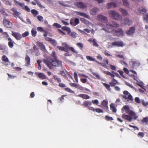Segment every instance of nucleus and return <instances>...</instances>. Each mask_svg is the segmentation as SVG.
<instances>
[{
	"label": "nucleus",
	"instance_id": "30",
	"mask_svg": "<svg viewBox=\"0 0 148 148\" xmlns=\"http://www.w3.org/2000/svg\"><path fill=\"white\" fill-rule=\"evenodd\" d=\"M91 102L89 101H84L82 105L85 107H87L88 106H90L91 105Z\"/></svg>",
	"mask_w": 148,
	"mask_h": 148
},
{
	"label": "nucleus",
	"instance_id": "55",
	"mask_svg": "<svg viewBox=\"0 0 148 148\" xmlns=\"http://www.w3.org/2000/svg\"><path fill=\"white\" fill-rule=\"evenodd\" d=\"M74 79L76 82H78V80L77 78V73L76 72H75L74 73Z\"/></svg>",
	"mask_w": 148,
	"mask_h": 148
},
{
	"label": "nucleus",
	"instance_id": "6",
	"mask_svg": "<svg viewBox=\"0 0 148 148\" xmlns=\"http://www.w3.org/2000/svg\"><path fill=\"white\" fill-rule=\"evenodd\" d=\"M3 23L4 26L7 28H11L12 27V23L7 19L5 16L4 17Z\"/></svg>",
	"mask_w": 148,
	"mask_h": 148
},
{
	"label": "nucleus",
	"instance_id": "62",
	"mask_svg": "<svg viewBox=\"0 0 148 148\" xmlns=\"http://www.w3.org/2000/svg\"><path fill=\"white\" fill-rule=\"evenodd\" d=\"M142 105L145 106H146L148 105V101L146 102L144 100H142Z\"/></svg>",
	"mask_w": 148,
	"mask_h": 148
},
{
	"label": "nucleus",
	"instance_id": "29",
	"mask_svg": "<svg viewBox=\"0 0 148 148\" xmlns=\"http://www.w3.org/2000/svg\"><path fill=\"white\" fill-rule=\"evenodd\" d=\"M78 97L82 98L84 99H87L90 98L89 96L87 95L84 94H80L77 95Z\"/></svg>",
	"mask_w": 148,
	"mask_h": 148
},
{
	"label": "nucleus",
	"instance_id": "19",
	"mask_svg": "<svg viewBox=\"0 0 148 148\" xmlns=\"http://www.w3.org/2000/svg\"><path fill=\"white\" fill-rule=\"evenodd\" d=\"M135 30L134 27H131L130 28L129 30L126 31L125 33L128 35H132L135 33Z\"/></svg>",
	"mask_w": 148,
	"mask_h": 148
},
{
	"label": "nucleus",
	"instance_id": "45",
	"mask_svg": "<svg viewBox=\"0 0 148 148\" xmlns=\"http://www.w3.org/2000/svg\"><path fill=\"white\" fill-rule=\"evenodd\" d=\"M80 20L82 22L85 24H88L89 23V21L84 18H81Z\"/></svg>",
	"mask_w": 148,
	"mask_h": 148
},
{
	"label": "nucleus",
	"instance_id": "63",
	"mask_svg": "<svg viewBox=\"0 0 148 148\" xmlns=\"http://www.w3.org/2000/svg\"><path fill=\"white\" fill-rule=\"evenodd\" d=\"M37 30L38 31L42 32L44 31L43 29L41 27H38L37 28Z\"/></svg>",
	"mask_w": 148,
	"mask_h": 148
},
{
	"label": "nucleus",
	"instance_id": "35",
	"mask_svg": "<svg viewBox=\"0 0 148 148\" xmlns=\"http://www.w3.org/2000/svg\"><path fill=\"white\" fill-rule=\"evenodd\" d=\"M110 109L113 112H116V110L114 106V105L112 103H111L110 105Z\"/></svg>",
	"mask_w": 148,
	"mask_h": 148
},
{
	"label": "nucleus",
	"instance_id": "34",
	"mask_svg": "<svg viewBox=\"0 0 148 148\" xmlns=\"http://www.w3.org/2000/svg\"><path fill=\"white\" fill-rule=\"evenodd\" d=\"M103 73H104L106 74L107 75H110L112 77H115V75L113 74L109 71H103Z\"/></svg>",
	"mask_w": 148,
	"mask_h": 148
},
{
	"label": "nucleus",
	"instance_id": "32",
	"mask_svg": "<svg viewBox=\"0 0 148 148\" xmlns=\"http://www.w3.org/2000/svg\"><path fill=\"white\" fill-rule=\"evenodd\" d=\"M14 1L15 5L17 6L19 5L21 7H23L24 6L25 4L24 3H20L16 0H14Z\"/></svg>",
	"mask_w": 148,
	"mask_h": 148
},
{
	"label": "nucleus",
	"instance_id": "7",
	"mask_svg": "<svg viewBox=\"0 0 148 148\" xmlns=\"http://www.w3.org/2000/svg\"><path fill=\"white\" fill-rule=\"evenodd\" d=\"M106 26L108 29H112L113 28H117L119 26V25L114 21L108 23L106 24Z\"/></svg>",
	"mask_w": 148,
	"mask_h": 148
},
{
	"label": "nucleus",
	"instance_id": "54",
	"mask_svg": "<svg viewBox=\"0 0 148 148\" xmlns=\"http://www.w3.org/2000/svg\"><path fill=\"white\" fill-rule=\"evenodd\" d=\"M92 42L93 43L92 44L93 46L96 47H98L99 46V45L96 42V40L95 39H93V40Z\"/></svg>",
	"mask_w": 148,
	"mask_h": 148
},
{
	"label": "nucleus",
	"instance_id": "58",
	"mask_svg": "<svg viewBox=\"0 0 148 148\" xmlns=\"http://www.w3.org/2000/svg\"><path fill=\"white\" fill-rule=\"evenodd\" d=\"M92 74L94 76L96 77L97 79H100V77L99 76L97 73L95 72H93L92 73Z\"/></svg>",
	"mask_w": 148,
	"mask_h": 148
},
{
	"label": "nucleus",
	"instance_id": "57",
	"mask_svg": "<svg viewBox=\"0 0 148 148\" xmlns=\"http://www.w3.org/2000/svg\"><path fill=\"white\" fill-rule=\"evenodd\" d=\"M135 102L139 103L141 102V101L139 97H136L135 98Z\"/></svg>",
	"mask_w": 148,
	"mask_h": 148
},
{
	"label": "nucleus",
	"instance_id": "40",
	"mask_svg": "<svg viewBox=\"0 0 148 148\" xmlns=\"http://www.w3.org/2000/svg\"><path fill=\"white\" fill-rule=\"evenodd\" d=\"M77 46L82 50H83L84 45L81 43H77L76 44Z\"/></svg>",
	"mask_w": 148,
	"mask_h": 148
},
{
	"label": "nucleus",
	"instance_id": "33",
	"mask_svg": "<svg viewBox=\"0 0 148 148\" xmlns=\"http://www.w3.org/2000/svg\"><path fill=\"white\" fill-rule=\"evenodd\" d=\"M119 10L122 13L123 16H125L128 15V13L123 8H120Z\"/></svg>",
	"mask_w": 148,
	"mask_h": 148
},
{
	"label": "nucleus",
	"instance_id": "48",
	"mask_svg": "<svg viewBox=\"0 0 148 148\" xmlns=\"http://www.w3.org/2000/svg\"><path fill=\"white\" fill-rule=\"evenodd\" d=\"M23 9L25 10L26 11L29 12L30 11V10L29 8L26 5H25L23 7H22Z\"/></svg>",
	"mask_w": 148,
	"mask_h": 148
},
{
	"label": "nucleus",
	"instance_id": "47",
	"mask_svg": "<svg viewBox=\"0 0 148 148\" xmlns=\"http://www.w3.org/2000/svg\"><path fill=\"white\" fill-rule=\"evenodd\" d=\"M103 85L108 90H110L111 89L110 88V85L106 83H103Z\"/></svg>",
	"mask_w": 148,
	"mask_h": 148
},
{
	"label": "nucleus",
	"instance_id": "38",
	"mask_svg": "<svg viewBox=\"0 0 148 148\" xmlns=\"http://www.w3.org/2000/svg\"><path fill=\"white\" fill-rule=\"evenodd\" d=\"M141 122L143 123H145V124H148V117H145L141 121Z\"/></svg>",
	"mask_w": 148,
	"mask_h": 148
},
{
	"label": "nucleus",
	"instance_id": "36",
	"mask_svg": "<svg viewBox=\"0 0 148 148\" xmlns=\"http://www.w3.org/2000/svg\"><path fill=\"white\" fill-rule=\"evenodd\" d=\"M53 77L55 81H57L58 83H60L61 82V79L59 77H58L56 75H54Z\"/></svg>",
	"mask_w": 148,
	"mask_h": 148
},
{
	"label": "nucleus",
	"instance_id": "56",
	"mask_svg": "<svg viewBox=\"0 0 148 148\" xmlns=\"http://www.w3.org/2000/svg\"><path fill=\"white\" fill-rule=\"evenodd\" d=\"M37 19L40 21L42 22L43 21V18L41 16L39 15L37 17Z\"/></svg>",
	"mask_w": 148,
	"mask_h": 148
},
{
	"label": "nucleus",
	"instance_id": "64",
	"mask_svg": "<svg viewBox=\"0 0 148 148\" xmlns=\"http://www.w3.org/2000/svg\"><path fill=\"white\" fill-rule=\"evenodd\" d=\"M110 68L112 70H114V71H116L117 70V69H116V67L114 66L113 65L111 64H110Z\"/></svg>",
	"mask_w": 148,
	"mask_h": 148
},
{
	"label": "nucleus",
	"instance_id": "15",
	"mask_svg": "<svg viewBox=\"0 0 148 148\" xmlns=\"http://www.w3.org/2000/svg\"><path fill=\"white\" fill-rule=\"evenodd\" d=\"M11 10L13 12L12 14L14 17L16 18L18 17L20 18L19 16L21 13L17 11L16 9L13 8L11 9Z\"/></svg>",
	"mask_w": 148,
	"mask_h": 148
},
{
	"label": "nucleus",
	"instance_id": "28",
	"mask_svg": "<svg viewBox=\"0 0 148 148\" xmlns=\"http://www.w3.org/2000/svg\"><path fill=\"white\" fill-rule=\"evenodd\" d=\"M129 114L130 115V116H131L133 117L134 119L136 120L138 118L137 116L136 115L135 113L132 111H129Z\"/></svg>",
	"mask_w": 148,
	"mask_h": 148
},
{
	"label": "nucleus",
	"instance_id": "51",
	"mask_svg": "<svg viewBox=\"0 0 148 148\" xmlns=\"http://www.w3.org/2000/svg\"><path fill=\"white\" fill-rule=\"evenodd\" d=\"M105 119L106 120L108 121H112L113 120V118L110 116H105Z\"/></svg>",
	"mask_w": 148,
	"mask_h": 148
},
{
	"label": "nucleus",
	"instance_id": "18",
	"mask_svg": "<svg viewBox=\"0 0 148 148\" xmlns=\"http://www.w3.org/2000/svg\"><path fill=\"white\" fill-rule=\"evenodd\" d=\"M123 24L124 25H130L132 23V20H130L128 18L126 17L123 19Z\"/></svg>",
	"mask_w": 148,
	"mask_h": 148
},
{
	"label": "nucleus",
	"instance_id": "13",
	"mask_svg": "<svg viewBox=\"0 0 148 148\" xmlns=\"http://www.w3.org/2000/svg\"><path fill=\"white\" fill-rule=\"evenodd\" d=\"M36 45L40 48V49L43 52L45 53L47 52V50L45 49V45L43 44L42 42H37L36 43Z\"/></svg>",
	"mask_w": 148,
	"mask_h": 148
},
{
	"label": "nucleus",
	"instance_id": "14",
	"mask_svg": "<svg viewBox=\"0 0 148 148\" xmlns=\"http://www.w3.org/2000/svg\"><path fill=\"white\" fill-rule=\"evenodd\" d=\"M79 23V21L78 18H72L70 20V24L73 26H75Z\"/></svg>",
	"mask_w": 148,
	"mask_h": 148
},
{
	"label": "nucleus",
	"instance_id": "41",
	"mask_svg": "<svg viewBox=\"0 0 148 148\" xmlns=\"http://www.w3.org/2000/svg\"><path fill=\"white\" fill-rule=\"evenodd\" d=\"M62 29L64 31H66L67 33L68 32H69L71 29L69 27L66 26H63L62 27Z\"/></svg>",
	"mask_w": 148,
	"mask_h": 148
},
{
	"label": "nucleus",
	"instance_id": "16",
	"mask_svg": "<svg viewBox=\"0 0 148 148\" xmlns=\"http://www.w3.org/2000/svg\"><path fill=\"white\" fill-rule=\"evenodd\" d=\"M115 33L116 35L118 36H123L124 34V32L121 28H119L115 30Z\"/></svg>",
	"mask_w": 148,
	"mask_h": 148
},
{
	"label": "nucleus",
	"instance_id": "60",
	"mask_svg": "<svg viewBox=\"0 0 148 148\" xmlns=\"http://www.w3.org/2000/svg\"><path fill=\"white\" fill-rule=\"evenodd\" d=\"M53 25L56 27L57 28H60L61 27V26L57 23H54L53 24Z\"/></svg>",
	"mask_w": 148,
	"mask_h": 148
},
{
	"label": "nucleus",
	"instance_id": "10",
	"mask_svg": "<svg viewBox=\"0 0 148 148\" xmlns=\"http://www.w3.org/2000/svg\"><path fill=\"white\" fill-rule=\"evenodd\" d=\"M1 60L3 62V64L5 66H8L10 65V62L6 56L4 55L2 56L1 57Z\"/></svg>",
	"mask_w": 148,
	"mask_h": 148
},
{
	"label": "nucleus",
	"instance_id": "23",
	"mask_svg": "<svg viewBox=\"0 0 148 148\" xmlns=\"http://www.w3.org/2000/svg\"><path fill=\"white\" fill-rule=\"evenodd\" d=\"M25 60L26 62V65L27 66H29L30 65V58L28 55H26L25 58Z\"/></svg>",
	"mask_w": 148,
	"mask_h": 148
},
{
	"label": "nucleus",
	"instance_id": "43",
	"mask_svg": "<svg viewBox=\"0 0 148 148\" xmlns=\"http://www.w3.org/2000/svg\"><path fill=\"white\" fill-rule=\"evenodd\" d=\"M36 2L37 5L41 8H45V7L42 5L40 2L38 0H34Z\"/></svg>",
	"mask_w": 148,
	"mask_h": 148
},
{
	"label": "nucleus",
	"instance_id": "3",
	"mask_svg": "<svg viewBox=\"0 0 148 148\" xmlns=\"http://www.w3.org/2000/svg\"><path fill=\"white\" fill-rule=\"evenodd\" d=\"M123 95H122L123 101L126 103H132L134 101L132 96L127 91L125 90L123 92Z\"/></svg>",
	"mask_w": 148,
	"mask_h": 148
},
{
	"label": "nucleus",
	"instance_id": "59",
	"mask_svg": "<svg viewBox=\"0 0 148 148\" xmlns=\"http://www.w3.org/2000/svg\"><path fill=\"white\" fill-rule=\"evenodd\" d=\"M95 111L98 113H103V110L100 108L95 109Z\"/></svg>",
	"mask_w": 148,
	"mask_h": 148
},
{
	"label": "nucleus",
	"instance_id": "52",
	"mask_svg": "<svg viewBox=\"0 0 148 148\" xmlns=\"http://www.w3.org/2000/svg\"><path fill=\"white\" fill-rule=\"evenodd\" d=\"M140 12L143 14H144L147 12V10L144 8H143L139 10Z\"/></svg>",
	"mask_w": 148,
	"mask_h": 148
},
{
	"label": "nucleus",
	"instance_id": "61",
	"mask_svg": "<svg viewBox=\"0 0 148 148\" xmlns=\"http://www.w3.org/2000/svg\"><path fill=\"white\" fill-rule=\"evenodd\" d=\"M29 35V32H25L24 33L22 34V37H25L27 36H28Z\"/></svg>",
	"mask_w": 148,
	"mask_h": 148
},
{
	"label": "nucleus",
	"instance_id": "27",
	"mask_svg": "<svg viewBox=\"0 0 148 148\" xmlns=\"http://www.w3.org/2000/svg\"><path fill=\"white\" fill-rule=\"evenodd\" d=\"M76 14L78 15H79V16H83L86 18H89V16H88L84 13H82L77 12H76Z\"/></svg>",
	"mask_w": 148,
	"mask_h": 148
},
{
	"label": "nucleus",
	"instance_id": "11",
	"mask_svg": "<svg viewBox=\"0 0 148 148\" xmlns=\"http://www.w3.org/2000/svg\"><path fill=\"white\" fill-rule=\"evenodd\" d=\"M111 45L113 46L121 47H123L125 45L123 42L122 41H117L113 42L112 43Z\"/></svg>",
	"mask_w": 148,
	"mask_h": 148
},
{
	"label": "nucleus",
	"instance_id": "4",
	"mask_svg": "<svg viewBox=\"0 0 148 148\" xmlns=\"http://www.w3.org/2000/svg\"><path fill=\"white\" fill-rule=\"evenodd\" d=\"M86 58L87 60L90 61H95L97 63L101 65L102 67L104 68L108 69V65L109 64V61L107 59H104L103 60V62L104 63L100 62L97 61L95 60L94 59L92 58L91 57L89 56H86Z\"/></svg>",
	"mask_w": 148,
	"mask_h": 148
},
{
	"label": "nucleus",
	"instance_id": "26",
	"mask_svg": "<svg viewBox=\"0 0 148 148\" xmlns=\"http://www.w3.org/2000/svg\"><path fill=\"white\" fill-rule=\"evenodd\" d=\"M68 34L70 37L73 38H75L77 36V34L75 32H71V30L69 32H68Z\"/></svg>",
	"mask_w": 148,
	"mask_h": 148
},
{
	"label": "nucleus",
	"instance_id": "9",
	"mask_svg": "<svg viewBox=\"0 0 148 148\" xmlns=\"http://www.w3.org/2000/svg\"><path fill=\"white\" fill-rule=\"evenodd\" d=\"M97 18L98 21L104 23H107L108 21L107 18L101 14L98 15Z\"/></svg>",
	"mask_w": 148,
	"mask_h": 148
},
{
	"label": "nucleus",
	"instance_id": "21",
	"mask_svg": "<svg viewBox=\"0 0 148 148\" xmlns=\"http://www.w3.org/2000/svg\"><path fill=\"white\" fill-rule=\"evenodd\" d=\"M108 101L105 100L103 101L101 103V105L103 108L106 110L108 109Z\"/></svg>",
	"mask_w": 148,
	"mask_h": 148
},
{
	"label": "nucleus",
	"instance_id": "37",
	"mask_svg": "<svg viewBox=\"0 0 148 148\" xmlns=\"http://www.w3.org/2000/svg\"><path fill=\"white\" fill-rule=\"evenodd\" d=\"M38 76L40 78L42 79H45L46 78L45 75L42 73H38Z\"/></svg>",
	"mask_w": 148,
	"mask_h": 148
},
{
	"label": "nucleus",
	"instance_id": "5",
	"mask_svg": "<svg viewBox=\"0 0 148 148\" xmlns=\"http://www.w3.org/2000/svg\"><path fill=\"white\" fill-rule=\"evenodd\" d=\"M108 14L110 17L114 19L119 20L121 18V16L115 11H110L109 12Z\"/></svg>",
	"mask_w": 148,
	"mask_h": 148
},
{
	"label": "nucleus",
	"instance_id": "46",
	"mask_svg": "<svg viewBox=\"0 0 148 148\" xmlns=\"http://www.w3.org/2000/svg\"><path fill=\"white\" fill-rule=\"evenodd\" d=\"M123 5L126 6H129V3L127 0H122Z\"/></svg>",
	"mask_w": 148,
	"mask_h": 148
},
{
	"label": "nucleus",
	"instance_id": "2",
	"mask_svg": "<svg viewBox=\"0 0 148 148\" xmlns=\"http://www.w3.org/2000/svg\"><path fill=\"white\" fill-rule=\"evenodd\" d=\"M62 45L63 47L57 46V48L60 51H64L67 52L69 51V49L73 53H75L76 54H77V52L75 51L73 47H70L66 43H63Z\"/></svg>",
	"mask_w": 148,
	"mask_h": 148
},
{
	"label": "nucleus",
	"instance_id": "17",
	"mask_svg": "<svg viewBox=\"0 0 148 148\" xmlns=\"http://www.w3.org/2000/svg\"><path fill=\"white\" fill-rule=\"evenodd\" d=\"M130 64L132 65L133 67H137L139 66L140 65V63L138 61L136 60H132Z\"/></svg>",
	"mask_w": 148,
	"mask_h": 148
},
{
	"label": "nucleus",
	"instance_id": "20",
	"mask_svg": "<svg viewBox=\"0 0 148 148\" xmlns=\"http://www.w3.org/2000/svg\"><path fill=\"white\" fill-rule=\"evenodd\" d=\"M129 111L130 108L128 106H125L122 108V112L123 113H128Z\"/></svg>",
	"mask_w": 148,
	"mask_h": 148
},
{
	"label": "nucleus",
	"instance_id": "1",
	"mask_svg": "<svg viewBox=\"0 0 148 148\" xmlns=\"http://www.w3.org/2000/svg\"><path fill=\"white\" fill-rule=\"evenodd\" d=\"M51 56L53 58V59L51 57L43 59V62L47 66L51 69H53L54 67H62V62L57 59V57L55 52H52Z\"/></svg>",
	"mask_w": 148,
	"mask_h": 148
},
{
	"label": "nucleus",
	"instance_id": "44",
	"mask_svg": "<svg viewBox=\"0 0 148 148\" xmlns=\"http://www.w3.org/2000/svg\"><path fill=\"white\" fill-rule=\"evenodd\" d=\"M31 33L32 36L33 37L36 36L37 34V32L35 29H32L31 30Z\"/></svg>",
	"mask_w": 148,
	"mask_h": 148
},
{
	"label": "nucleus",
	"instance_id": "50",
	"mask_svg": "<svg viewBox=\"0 0 148 148\" xmlns=\"http://www.w3.org/2000/svg\"><path fill=\"white\" fill-rule=\"evenodd\" d=\"M143 18L146 21V22L148 23V13L143 14Z\"/></svg>",
	"mask_w": 148,
	"mask_h": 148
},
{
	"label": "nucleus",
	"instance_id": "8",
	"mask_svg": "<svg viewBox=\"0 0 148 148\" xmlns=\"http://www.w3.org/2000/svg\"><path fill=\"white\" fill-rule=\"evenodd\" d=\"M74 4L77 8L82 9H83L87 7L85 3L81 1L75 2L74 3Z\"/></svg>",
	"mask_w": 148,
	"mask_h": 148
},
{
	"label": "nucleus",
	"instance_id": "31",
	"mask_svg": "<svg viewBox=\"0 0 148 148\" xmlns=\"http://www.w3.org/2000/svg\"><path fill=\"white\" fill-rule=\"evenodd\" d=\"M98 11V9L97 8H95L90 10V13L92 15H95Z\"/></svg>",
	"mask_w": 148,
	"mask_h": 148
},
{
	"label": "nucleus",
	"instance_id": "25",
	"mask_svg": "<svg viewBox=\"0 0 148 148\" xmlns=\"http://www.w3.org/2000/svg\"><path fill=\"white\" fill-rule=\"evenodd\" d=\"M118 84L119 83L114 78H113L112 81L109 83V85L112 87Z\"/></svg>",
	"mask_w": 148,
	"mask_h": 148
},
{
	"label": "nucleus",
	"instance_id": "42",
	"mask_svg": "<svg viewBox=\"0 0 148 148\" xmlns=\"http://www.w3.org/2000/svg\"><path fill=\"white\" fill-rule=\"evenodd\" d=\"M70 86L72 87H74L76 88H79V85L77 84L74 83H69Z\"/></svg>",
	"mask_w": 148,
	"mask_h": 148
},
{
	"label": "nucleus",
	"instance_id": "24",
	"mask_svg": "<svg viewBox=\"0 0 148 148\" xmlns=\"http://www.w3.org/2000/svg\"><path fill=\"white\" fill-rule=\"evenodd\" d=\"M8 40L9 41L8 43L9 47L10 48H12L14 46V41L10 37L8 38Z\"/></svg>",
	"mask_w": 148,
	"mask_h": 148
},
{
	"label": "nucleus",
	"instance_id": "53",
	"mask_svg": "<svg viewBox=\"0 0 148 148\" xmlns=\"http://www.w3.org/2000/svg\"><path fill=\"white\" fill-rule=\"evenodd\" d=\"M5 4L7 5L11 6L12 5V3L11 1H10L8 0H5L4 2Z\"/></svg>",
	"mask_w": 148,
	"mask_h": 148
},
{
	"label": "nucleus",
	"instance_id": "22",
	"mask_svg": "<svg viewBox=\"0 0 148 148\" xmlns=\"http://www.w3.org/2000/svg\"><path fill=\"white\" fill-rule=\"evenodd\" d=\"M122 117L125 119L129 121H132L133 120L132 117L130 115L123 114L122 116Z\"/></svg>",
	"mask_w": 148,
	"mask_h": 148
},
{
	"label": "nucleus",
	"instance_id": "39",
	"mask_svg": "<svg viewBox=\"0 0 148 148\" xmlns=\"http://www.w3.org/2000/svg\"><path fill=\"white\" fill-rule=\"evenodd\" d=\"M31 12L34 17H35L38 14V11L35 9L32 10Z\"/></svg>",
	"mask_w": 148,
	"mask_h": 148
},
{
	"label": "nucleus",
	"instance_id": "49",
	"mask_svg": "<svg viewBox=\"0 0 148 148\" xmlns=\"http://www.w3.org/2000/svg\"><path fill=\"white\" fill-rule=\"evenodd\" d=\"M64 90L65 91H66L68 92H70V93H74V92L71 89H70L69 88H65L64 89Z\"/></svg>",
	"mask_w": 148,
	"mask_h": 148
},
{
	"label": "nucleus",
	"instance_id": "12",
	"mask_svg": "<svg viewBox=\"0 0 148 148\" xmlns=\"http://www.w3.org/2000/svg\"><path fill=\"white\" fill-rule=\"evenodd\" d=\"M12 35L17 40H20L22 38L21 34L18 32L12 31Z\"/></svg>",
	"mask_w": 148,
	"mask_h": 148
}]
</instances>
